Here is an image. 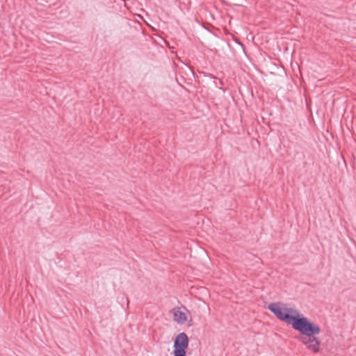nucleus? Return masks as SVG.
Masks as SVG:
<instances>
[{"label": "nucleus", "instance_id": "obj_1", "mask_svg": "<svg viewBox=\"0 0 356 356\" xmlns=\"http://www.w3.org/2000/svg\"><path fill=\"white\" fill-rule=\"evenodd\" d=\"M268 309L273 313L280 321L288 325H291L293 328L302 336L300 341L307 349L314 353L320 351L321 340L316 337L321 332L320 327L316 323L300 313L296 308L281 302L270 303Z\"/></svg>", "mask_w": 356, "mask_h": 356}, {"label": "nucleus", "instance_id": "obj_2", "mask_svg": "<svg viewBox=\"0 0 356 356\" xmlns=\"http://www.w3.org/2000/svg\"><path fill=\"white\" fill-rule=\"evenodd\" d=\"M188 343V337L185 332L177 334L174 341V356H186Z\"/></svg>", "mask_w": 356, "mask_h": 356}, {"label": "nucleus", "instance_id": "obj_3", "mask_svg": "<svg viewBox=\"0 0 356 356\" xmlns=\"http://www.w3.org/2000/svg\"><path fill=\"white\" fill-rule=\"evenodd\" d=\"M173 320L179 324H184L186 323L188 318L184 312L181 311L179 309H174Z\"/></svg>", "mask_w": 356, "mask_h": 356}]
</instances>
